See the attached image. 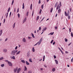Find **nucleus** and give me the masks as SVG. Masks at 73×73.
I'll use <instances>...</instances> for the list:
<instances>
[{
	"label": "nucleus",
	"mask_w": 73,
	"mask_h": 73,
	"mask_svg": "<svg viewBox=\"0 0 73 73\" xmlns=\"http://www.w3.org/2000/svg\"><path fill=\"white\" fill-rule=\"evenodd\" d=\"M42 41V38H41L39 40V41L38 42V45H40V44H41V42Z\"/></svg>",
	"instance_id": "obj_1"
},
{
	"label": "nucleus",
	"mask_w": 73,
	"mask_h": 73,
	"mask_svg": "<svg viewBox=\"0 0 73 73\" xmlns=\"http://www.w3.org/2000/svg\"><path fill=\"white\" fill-rule=\"evenodd\" d=\"M8 64L9 65V66H12L13 64L11 62H8Z\"/></svg>",
	"instance_id": "obj_2"
},
{
	"label": "nucleus",
	"mask_w": 73,
	"mask_h": 73,
	"mask_svg": "<svg viewBox=\"0 0 73 73\" xmlns=\"http://www.w3.org/2000/svg\"><path fill=\"white\" fill-rule=\"evenodd\" d=\"M11 54L12 56H15V53L14 51H12Z\"/></svg>",
	"instance_id": "obj_3"
},
{
	"label": "nucleus",
	"mask_w": 73,
	"mask_h": 73,
	"mask_svg": "<svg viewBox=\"0 0 73 73\" xmlns=\"http://www.w3.org/2000/svg\"><path fill=\"white\" fill-rule=\"evenodd\" d=\"M17 70V68H14V73H16Z\"/></svg>",
	"instance_id": "obj_4"
},
{
	"label": "nucleus",
	"mask_w": 73,
	"mask_h": 73,
	"mask_svg": "<svg viewBox=\"0 0 73 73\" xmlns=\"http://www.w3.org/2000/svg\"><path fill=\"white\" fill-rule=\"evenodd\" d=\"M21 71V68H19L18 70H17V73H19Z\"/></svg>",
	"instance_id": "obj_5"
},
{
	"label": "nucleus",
	"mask_w": 73,
	"mask_h": 73,
	"mask_svg": "<svg viewBox=\"0 0 73 73\" xmlns=\"http://www.w3.org/2000/svg\"><path fill=\"white\" fill-rule=\"evenodd\" d=\"M3 51L4 53H6L7 52V49L6 48H4L3 50Z\"/></svg>",
	"instance_id": "obj_6"
},
{
	"label": "nucleus",
	"mask_w": 73,
	"mask_h": 73,
	"mask_svg": "<svg viewBox=\"0 0 73 73\" xmlns=\"http://www.w3.org/2000/svg\"><path fill=\"white\" fill-rule=\"evenodd\" d=\"M27 56L28 57H29V56H30V53H29V52H28L27 54Z\"/></svg>",
	"instance_id": "obj_7"
},
{
	"label": "nucleus",
	"mask_w": 73,
	"mask_h": 73,
	"mask_svg": "<svg viewBox=\"0 0 73 73\" xmlns=\"http://www.w3.org/2000/svg\"><path fill=\"white\" fill-rule=\"evenodd\" d=\"M26 20H27V18H25L23 20V23H24L26 21Z\"/></svg>",
	"instance_id": "obj_8"
},
{
	"label": "nucleus",
	"mask_w": 73,
	"mask_h": 73,
	"mask_svg": "<svg viewBox=\"0 0 73 73\" xmlns=\"http://www.w3.org/2000/svg\"><path fill=\"white\" fill-rule=\"evenodd\" d=\"M24 70L25 71L27 70V67H26V66H25Z\"/></svg>",
	"instance_id": "obj_9"
},
{
	"label": "nucleus",
	"mask_w": 73,
	"mask_h": 73,
	"mask_svg": "<svg viewBox=\"0 0 73 73\" xmlns=\"http://www.w3.org/2000/svg\"><path fill=\"white\" fill-rule=\"evenodd\" d=\"M56 70V68H53L52 69V71L53 72H54L55 71V70Z\"/></svg>",
	"instance_id": "obj_10"
},
{
	"label": "nucleus",
	"mask_w": 73,
	"mask_h": 73,
	"mask_svg": "<svg viewBox=\"0 0 73 73\" xmlns=\"http://www.w3.org/2000/svg\"><path fill=\"white\" fill-rule=\"evenodd\" d=\"M47 29V28L46 27H45L43 29L42 31H43V32H44L45 31H46Z\"/></svg>",
	"instance_id": "obj_11"
},
{
	"label": "nucleus",
	"mask_w": 73,
	"mask_h": 73,
	"mask_svg": "<svg viewBox=\"0 0 73 73\" xmlns=\"http://www.w3.org/2000/svg\"><path fill=\"white\" fill-rule=\"evenodd\" d=\"M20 52H21V51H19L17 53L16 55H18V54H19L20 53Z\"/></svg>",
	"instance_id": "obj_12"
},
{
	"label": "nucleus",
	"mask_w": 73,
	"mask_h": 73,
	"mask_svg": "<svg viewBox=\"0 0 73 73\" xmlns=\"http://www.w3.org/2000/svg\"><path fill=\"white\" fill-rule=\"evenodd\" d=\"M55 61L56 63V64H58V61H57V60H55Z\"/></svg>",
	"instance_id": "obj_13"
},
{
	"label": "nucleus",
	"mask_w": 73,
	"mask_h": 73,
	"mask_svg": "<svg viewBox=\"0 0 73 73\" xmlns=\"http://www.w3.org/2000/svg\"><path fill=\"white\" fill-rule=\"evenodd\" d=\"M23 41L25 42H26V39L25 38H24L23 39Z\"/></svg>",
	"instance_id": "obj_14"
},
{
	"label": "nucleus",
	"mask_w": 73,
	"mask_h": 73,
	"mask_svg": "<svg viewBox=\"0 0 73 73\" xmlns=\"http://www.w3.org/2000/svg\"><path fill=\"white\" fill-rule=\"evenodd\" d=\"M21 62H23V63H24V64H25V62L24 60H21Z\"/></svg>",
	"instance_id": "obj_15"
},
{
	"label": "nucleus",
	"mask_w": 73,
	"mask_h": 73,
	"mask_svg": "<svg viewBox=\"0 0 73 73\" xmlns=\"http://www.w3.org/2000/svg\"><path fill=\"white\" fill-rule=\"evenodd\" d=\"M26 64L27 65H29V64H29V63L28 62V61H26Z\"/></svg>",
	"instance_id": "obj_16"
},
{
	"label": "nucleus",
	"mask_w": 73,
	"mask_h": 73,
	"mask_svg": "<svg viewBox=\"0 0 73 73\" xmlns=\"http://www.w3.org/2000/svg\"><path fill=\"white\" fill-rule=\"evenodd\" d=\"M13 51L15 52V53H17V52H18V51L17 50H14Z\"/></svg>",
	"instance_id": "obj_17"
},
{
	"label": "nucleus",
	"mask_w": 73,
	"mask_h": 73,
	"mask_svg": "<svg viewBox=\"0 0 73 73\" xmlns=\"http://www.w3.org/2000/svg\"><path fill=\"white\" fill-rule=\"evenodd\" d=\"M57 4H58V2H57L55 4V6H54L55 7H57Z\"/></svg>",
	"instance_id": "obj_18"
},
{
	"label": "nucleus",
	"mask_w": 73,
	"mask_h": 73,
	"mask_svg": "<svg viewBox=\"0 0 73 73\" xmlns=\"http://www.w3.org/2000/svg\"><path fill=\"white\" fill-rule=\"evenodd\" d=\"M61 10L60 9H59L58 10V13H60L61 12Z\"/></svg>",
	"instance_id": "obj_19"
},
{
	"label": "nucleus",
	"mask_w": 73,
	"mask_h": 73,
	"mask_svg": "<svg viewBox=\"0 0 73 73\" xmlns=\"http://www.w3.org/2000/svg\"><path fill=\"white\" fill-rule=\"evenodd\" d=\"M32 37H33V38H35V36H34V35L33 34V33H32L31 34Z\"/></svg>",
	"instance_id": "obj_20"
},
{
	"label": "nucleus",
	"mask_w": 73,
	"mask_h": 73,
	"mask_svg": "<svg viewBox=\"0 0 73 73\" xmlns=\"http://www.w3.org/2000/svg\"><path fill=\"white\" fill-rule=\"evenodd\" d=\"M32 51L33 52H35V48L34 47H33L32 48Z\"/></svg>",
	"instance_id": "obj_21"
},
{
	"label": "nucleus",
	"mask_w": 73,
	"mask_h": 73,
	"mask_svg": "<svg viewBox=\"0 0 73 73\" xmlns=\"http://www.w3.org/2000/svg\"><path fill=\"white\" fill-rule=\"evenodd\" d=\"M15 23L13 25V28H15Z\"/></svg>",
	"instance_id": "obj_22"
},
{
	"label": "nucleus",
	"mask_w": 73,
	"mask_h": 73,
	"mask_svg": "<svg viewBox=\"0 0 73 73\" xmlns=\"http://www.w3.org/2000/svg\"><path fill=\"white\" fill-rule=\"evenodd\" d=\"M11 58H13V60H15V56H12V58L11 57Z\"/></svg>",
	"instance_id": "obj_23"
},
{
	"label": "nucleus",
	"mask_w": 73,
	"mask_h": 73,
	"mask_svg": "<svg viewBox=\"0 0 73 73\" xmlns=\"http://www.w3.org/2000/svg\"><path fill=\"white\" fill-rule=\"evenodd\" d=\"M53 8H52L50 10V13H52V11H53Z\"/></svg>",
	"instance_id": "obj_24"
},
{
	"label": "nucleus",
	"mask_w": 73,
	"mask_h": 73,
	"mask_svg": "<svg viewBox=\"0 0 73 73\" xmlns=\"http://www.w3.org/2000/svg\"><path fill=\"white\" fill-rule=\"evenodd\" d=\"M10 10H11V8L9 7L8 9L7 12H9L10 11Z\"/></svg>",
	"instance_id": "obj_25"
},
{
	"label": "nucleus",
	"mask_w": 73,
	"mask_h": 73,
	"mask_svg": "<svg viewBox=\"0 0 73 73\" xmlns=\"http://www.w3.org/2000/svg\"><path fill=\"white\" fill-rule=\"evenodd\" d=\"M42 11V9H40V10L39 12V14H41V12Z\"/></svg>",
	"instance_id": "obj_26"
},
{
	"label": "nucleus",
	"mask_w": 73,
	"mask_h": 73,
	"mask_svg": "<svg viewBox=\"0 0 73 73\" xmlns=\"http://www.w3.org/2000/svg\"><path fill=\"white\" fill-rule=\"evenodd\" d=\"M29 61L30 62H32V59L30 58L29 59Z\"/></svg>",
	"instance_id": "obj_27"
},
{
	"label": "nucleus",
	"mask_w": 73,
	"mask_h": 73,
	"mask_svg": "<svg viewBox=\"0 0 73 73\" xmlns=\"http://www.w3.org/2000/svg\"><path fill=\"white\" fill-rule=\"evenodd\" d=\"M64 14L66 16H67V13H66V11L64 12Z\"/></svg>",
	"instance_id": "obj_28"
},
{
	"label": "nucleus",
	"mask_w": 73,
	"mask_h": 73,
	"mask_svg": "<svg viewBox=\"0 0 73 73\" xmlns=\"http://www.w3.org/2000/svg\"><path fill=\"white\" fill-rule=\"evenodd\" d=\"M30 9H32V4H31L30 6Z\"/></svg>",
	"instance_id": "obj_29"
},
{
	"label": "nucleus",
	"mask_w": 73,
	"mask_h": 73,
	"mask_svg": "<svg viewBox=\"0 0 73 73\" xmlns=\"http://www.w3.org/2000/svg\"><path fill=\"white\" fill-rule=\"evenodd\" d=\"M38 19H39V16H38L37 17V18L36 19V21H37V20H38Z\"/></svg>",
	"instance_id": "obj_30"
},
{
	"label": "nucleus",
	"mask_w": 73,
	"mask_h": 73,
	"mask_svg": "<svg viewBox=\"0 0 73 73\" xmlns=\"http://www.w3.org/2000/svg\"><path fill=\"white\" fill-rule=\"evenodd\" d=\"M4 64H2L1 65V67H4Z\"/></svg>",
	"instance_id": "obj_31"
},
{
	"label": "nucleus",
	"mask_w": 73,
	"mask_h": 73,
	"mask_svg": "<svg viewBox=\"0 0 73 73\" xmlns=\"http://www.w3.org/2000/svg\"><path fill=\"white\" fill-rule=\"evenodd\" d=\"M67 16L68 18V19H70V15H67Z\"/></svg>",
	"instance_id": "obj_32"
},
{
	"label": "nucleus",
	"mask_w": 73,
	"mask_h": 73,
	"mask_svg": "<svg viewBox=\"0 0 73 73\" xmlns=\"http://www.w3.org/2000/svg\"><path fill=\"white\" fill-rule=\"evenodd\" d=\"M59 7V5H58L57 6V7L56 9V10H58V9Z\"/></svg>",
	"instance_id": "obj_33"
},
{
	"label": "nucleus",
	"mask_w": 73,
	"mask_h": 73,
	"mask_svg": "<svg viewBox=\"0 0 73 73\" xmlns=\"http://www.w3.org/2000/svg\"><path fill=\"white\" fill-rule=\"evenodd\" d=\"M69 13H70L69 10H68V12H67V15H69Z\"/></svg>",
	"instance_id": "obj_34"
},
{
	"label": "nucleus",
	"mask_w": 73,
	"mask_h": 73,
	"mask_svg": "<svg viewBox=\"0 0 73 73\" xmlns=\"http://www.w3.org/2000/svg\"><path fill=\"white\" fill-rule=\"evenodd\" d=\"M13 3H14V0H13L12 1V3H11V5H13Z\"/></svg>",
	"instance_id": "obj_35"
},
{
	"label": "nucleus",
	"mask_w": 73,
	"mask_h": 73,
	"mask_svg": "<svg viewBox=\"0 0 73 73\" xmlns=\"http://www.w3.org/2000/svg\"><path fill=\"white\" fill-rule=\"evenodd\" d=\"M3 58H3V57H1L0 58V60H1H1H2Z\"/></svg>",
	"instance_id": "obj_36"
},
{
	"label": "nucleus",
	"mask_w": 73,
	"mask_h": 73,
	"mask_svg": "<svg viewBox=\"0 0 73 73\" xmlns=\"http://www.w3.org/2000/svg\"><path fill=\"white\" fill-rule=\"evenodd\" d=\"M0 34H2L3 33V30H1L0 32Z\"/></svg>",
	"instance_id": "obj_37"
},
{
	"label": "nucleus",
	"mask_w": 73,
	"mask_h": 73,
	"mask_svg": "<svg viewBox=\"0 0 73 73\" xmlns=\"http://www.w3.org/2000/svg\"><path fill=\"white\" fill-rule=\"evenodd\" d=\"M19 12V8H18L17 9V13H18Z\"/></svg>",
	"instance_id": "obj_38"
},
{
	"label": "nucleus",
	"mask_w": 73,
	"mask_h": 73,
	"mask_svg": "<svg viewBox=\"0 0 73 73\" xmlns=\"http://www.w3.org/2000/svg\"><path fill=\"white\" fill-rule=\"evenodd\" d=\"M54 34V32H53L52 33H50L51 35H53Z\"/></svg>",
	"instance_id": "obj_39"
},
{
	"label": "nucleus",
	"mask_w": 73,
	"mask_h": 73,
	"mask_svg": "<svg viewBox=\"0 0 73 73\" xmlns=\"http://www.w3.org/2000/svg\"><path fill=\"white\" fill-rule=\"evenodd\" d=\"M65 41L66 42H67V41H68V39H66V38H65Z\"/></svg>",
	"instance_id": "obj_40"
},
{
	"label": "nucleus",
	"mask_w": 73,
	"mask_h": 73,
	"mask_svg": "<svg viewBox=\"0 0 73 73\" xmlns=\"http://www.w3.org/2000/svg\"><path fill=\"white\" fill-rule=\"evenodd\" d=\"M44 7V5H41V8H42V9H43V7Z\"/></svg>",
	"instance_id": "obj_41"
},
{
	"label": "nucleus",
	"mask_w": 73,
	"mask_h": 73,
	"mask_svg": "<svg viewBox=\"0 0 73 73\" xmlns=\"http://www.w3.org/2000/svg\"><path fill=\"white\" fill-rule=\"evenodd\" d=\"M18 16L19 18V17H20V14H18Z\"/></svg>",
	"instance_id": "obj_42"
},
{
	"label": "nucleus",
	"mask_w": 73,
	"mask_h": 73,
	"mask_svg": "<svg viewBox=\"0 0 73 73\" xmlns=\"http://www.w3.org/2000/svg\"><path fill=\"white\" fill-rule=\"evenodd\" d=\"M38 44V43L37 42L36 44H35L34 46H36V45H37Z\"/></svg>",
	"instance_id": "obj_43"
},
{
	"label": "nucleus",
	"mask_w": 73,
	"mask_h": 73,
	"mask_svg": "<svg viewBox=\"0 0 73 73\" xmlns=\"http://www.w3.org/2000/svg\"><path fill=\"white\" fill-rule=\"evenodd\" d=\"M28 38L29 39H31V38H32V37L29 36L28 37Z\"/></svg>",
	"instance_id": "obj_44"
},
{
	"label": "nucleus",
	"mask_w": 73,
	"mask_h": 73,
	"mask_svg": "<svg viewBox=\"0 0 73 73\" xmlns=\"http://www.w3.org/2000/svg\"><path fill=\"white\" fill-rule=\"evenodd\" d=\"M28 13H29V12L28 11L27 13V16H28Z\"/></svg>",
	"instance_id": "obj_45"
},
{
	"label": "nucleus",
	"mask_w": 73,
	"mask_h": 73,
	"mask_svg": "<svg viewBox=\"0 0 73 73\" xmlns=\"http://www.w3.org/2000/svg\"><path fill=\"white\" fill-rule=\"evenodd\" d=\"M53 40H52L51 42H50V43L51 44H52V43H53Z\"/></svg>",
	"instance_id": "obj_46"
},
{
	"label": "nucleus",
	"mask_w": 73,
	"mask_h": 73,
	"mask_svg": "<svg viewBox=\"0 0 73 73\" xmlns=\"http://www.w3.org/2000/svg\"><path fill=\"white\" fill-rule=\"evenodd\" d=\"M32 73V72L31 71H28V73Z\"/></svg>",
	"instance_id": "obj_47"
},
{
	"label": "nucleus",
	"mask_w": 73,
	"mask_h": 73,
	"mask_svg": "<svg viewBox=\"0 0 73 73\" xmlns=\"http://www.w3.org/2000/svg\"><path fill=\"white\" fill-rule=\"evenodd\" d=\"M55 29H56V30H57V27L56 26H55Z\"/></svg>",
	"instance_id": "obj_48"
},
{
	"label": "nucleus",
	"mask_w": 73,
	"mask_h": 73,
	"mask_svg": "<svg viewBox=\"0 0 73 73\" xmlns=\"http://www.w3.org/2000/svg\"><path fill=\"white\" fill-rule=\"evenodd\" d=\"M58 49H59V50H60V52H62V50H61V48H60L58 47Z\"/></svg>",
	"instance_id": "obj_49"
},
{
	"label": "nucleus",
	"mask_w": 73,
	"mask_h": 73,
	"mask_svg": "<svg viewBox=\"0 0 73 73\" xmlns=\"http://www.w3.org/2000/svg\"><path fill=\"white\" fill-rule=\"evenodd\" d=\"M71 36H72V37H73V33H72V32H71Z\"/></svg>",
	"instance_id": "obj_50"
},
{
	"label": "nucleus",
	"mask_w": 73,
	"mask_h": 73,
	"mask_svg": "<svg viewBox=\"0 0 73 73\" xmlns=\"http://www.w3.org/2000/svg\"><path fill=\"white\" fill-rule=\"evenodd\" d=\"M12 14V12H10V15H9V17H11V14Z\"/></svg>",
	"instance_id": "obj_51"
},
{
	"label": "nucleus",
	"mask_w": 73,
	"mask_h": 73,
	"mask_svg": "<svg viewBox=\"0 0 73 73\" xmlns=\"http://www.w3.org/2000/svg\"><path fill=\"white\" fill-rule=\"evenodd\" d=\"M44 17L41 20V21H40V23H41V22L42 21H43V20H44Z\"/></svg>",
	"instance_id": "obj_52"
},
{
	"label": "nucleus",
	"mask_w": 73,
	"mask_h": 73,
	"mask_svg": "<svg viewBox=\"0 0 73 73\" xmlns=\"http://www.w3.org/2000/svg\"><path fill=\"white\" fill-rule=\"evenodd\" d=\"M41 28L40 27L39 28V31H41Z\"/></svg>",
	"instance_id": "obj_53"
},
{
	"label": "nucleus",
	"mask_w": 73,
	"mask_h": 73,
	"mask_svg": "<svg viewBox=\"0 0 73 73\" xmlns=\"http://www.w3.org/2000/svg\"><path fill=\"white\" fill-rule=\"evenodd\" d=\"M69 31H70V32H71V29L70 28H70Z\"/></svg>",
	"instance_id": "obj_54"
},
{
	"label": "nucleus",
	"mask_w": 73,
	"mask_h": 73,
	"mask_svg": "<svg viewBox=\"0 0 73 73\" xmlns=\"http://www.w3.org/2000/svg\"><path fill=\"white\" fill-rule=\"evenodd\" d=\"M54 59H55V58H56V56L55 55L54 56Z\"/></svg>",
	"instance_id": "obj_55"
},
{
	"label": "nucleus",
	"mask_w": 73,
	"mask_h": 73,
	"mask_svg": "<svg viewBox=\"0 0 73 73\" xmlns=\"http://www.w3.org/2000/svg\"><path fill=\"white\" fill-rule=\"evenodd\" d=\"M60 6H61V2H60Z\"/></svg>",
	"instance_id": "obj_56"
},
{
	"label": "nucleus",
	"mask_w": 73,
	"mask_h": 73,
	"mask_svg": "<svg viewBox=\"0 0 73 73\" xmlns=\"http://www.w3.org/2000/svg\"><path fill=\"white\" fill-rule=\"evenodd\" d=\"M33 14H34V13L33 12V13L32 14V16L33 17Z\"/></svg>",
	"instance_id": "obj_57"
},
{
	"label": "nucleus",
	"mask_w": 73,
	"mask_h": 73,
	"mask_svg": "<svg viewBox=\"0 0 73 73\" xmlns=\"http://www.w3.org/2000/svg\"><path fill=\"white\" fill-rule=\"evenodd\" d=\"M55 43H56V42H54L52 44L53 45H54V44H55Z\"/></svg>",
	"instance_id": "obj_58"
},
{
	"label": "nucleus",
	"mask_w": 73,
	"mask_h": 73,
	"mask_svg": "<svg viewBox=\"0 0 73 73\" xmlns=\"http://www.w3.org/2000/svg\"><path fill=\"white\" fill-rule=\"evenodd\" d=\"M17 47H18V46H16L15 48V50H16V49H17Z\"/></svg>",
	"instance_id": "obj_59"
},
{
	"label": "nucleus",
	"mask_w": 73,
	"mask_h": 73,
	"mask_svg": "<svg viewBox=\"0 0 73 73\" xmlns=\"http://www.w3.org/2000/svg\"><path fill=\"white\" fill-rule=\"evenodd\" d=\"M5 61L6 62H8V63L9 62V61H8V60H5Z\"/></svg>",
	"instance_id": "obj_60"
},
{
	"label": "nucleus",
	"mask_w": 73,
	"mask_h": 73,
	"mask_svg": "<svg viewBox=\"0 0 73 73\" xmlns=\"http://www.w3.org/2000/svg\"><path fill=\"white\" fill-rule=\"evenodd\" d=\"M71 61L72 62H73V58L71 59Z\"/></svg>",
	"instance_id": "obj_61"
},
{
	"label": "nucleus",
	"mask_w": 73,
	"mask_h": 73,
	"mask_svg": "<svg viewBox=\"0 0 73 73\" xmlns=\"http://www.w3.org/2000/svg\"><path fill=\"white\" fill-rule=\"evenodd\" d=\"M5 19H4L3 23H5Z\"/></svg>",
	"instance_id": "obj_62"
},
{
	"label": "nucleus",
	"mask_w": 73,
	"mask_h": 73,
	"mask_svg": "<svg viewBox=\"0 0 73 73\" xmlns=\"http://www.w3.org/2000/svg\"><path fill=\"white\" fill-rule=\"evenodd\" d=\"M38 3L39 4H40V3H41V2L40 1V0L38 2Z\"/></svg>",
	"instance_id": "obj_63"
},
{
	"label": "nucleus",
	"mask_w": 73,
	"mask_h": 73,
	"mask_svg": "<svg viewBox=\"0 0 73 73\" xmlns=\"http://www.w3.org/2000/svg\"><path fill=\"white\" fill-rule=\"evenodd\" d=\"M68 52H67V51H66L65 52V53H66L68 54Z\"/></svg>",
	"instance_id": "obj_64"
}]
</instances>
